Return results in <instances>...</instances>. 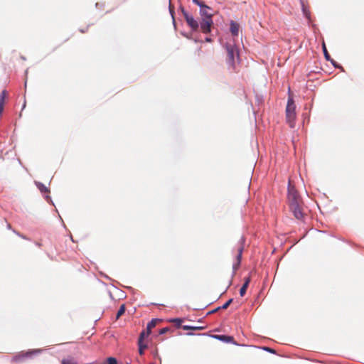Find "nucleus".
I'll return each mask as SVG.
<instances>
[{"instance_id":"nucleus-18","label":"nucleus","mask_w":364,"mask_h":364,"mask_svg":"<svg viewBox=\"0 0 364 364\" xmlns=\"http://www.w3.org/2000/svg\"><path fill=\"white\" fill-rule=\"evenodd\" d=\"M193 1L197 4L198 6H199L200 7H205V8H208V6L206 5H205L204 4V1L203 0H193Z\"/></svg>"},{"instance_id":"nucleus-7","label":"nucleus","mask_w":364,"mask_h":364,"mask_svg":"<svg viewBox=\"0 0 364 364\" xmlns=\"http://www.w3.org/2000/svg\"><path fill=\"white\" fill-rule=\"evenodd\" d=\"M239 29H240V25L237 23L232 21L230 22V32L232 34V36H237L238 33H239Z\"/></svg>"},{"instance_id":"nucleus-23","label":"nucleus","mask_w":364,"mask_h":364,"mask_svg":"<svg viewBox=\"0 0 364 364\" xmlns=\"http://www.w3.org/2000/svg\"><path fill=\"white\" fill-rule=\"evenodd\" d=\"M183 329L184 330H196V329H202L200 327H193L190 326H183Z\"/></svg>"},{"instance_id":"nucleus-24","label":"nucleus","mask_w":364,"mask_h":364,"mask_svg":"<svg viewBox=\"0 0 364 364\" xmlns=\"http://www.w3.org/2000/svg\"><path fill=\"white\" fill-rule=\"evenodd\" d=\"M182 14L183 17L185 18L186 21H187L188 17H191L192 15L189 14L188 11H185L184 9L182 10Z\"/></svg>"},{"instance_id":"nucleus-20","label":"nucleus","mask_w":364,"mask_h":364,"mask_svg":"<svg viewBox=\"0 0 364 364\" xmlns=\"http://www.w3.org/2000/svg\"><path fill=\"white\" fill-rule=\"evenodd\" d=\"M62 364H76V362L73 359H63Z\"/></svg>"},{"instance_id":"nucleus-17","label":"nucleus","mask_w":364,"mask_h":364,"mask_svg":"<svg viewBox=\"0 0 364 364\" xmlns=\"http://www.w3.org/2000/svg\"><path fill=\"white\" fill-rule=\"evenodd\" d=\"M105 364H117V360L113 357H109L107 359Z\"/></svg>"},{"instance_id":"nucleus-25","label":"nucleus","mask_w":364,"mask_h":364,"mask_svg":"<svg viewBox=\"0 0 364 364\" xmlns=\"http://www.w3.org/2000/svg\"><path fill=\"white\" fill-rule=\"evenodd\" d=\"M168 331H169V328H168V327L163 328L159 331V333L164 334V333H166V332H168Z\"/></svg>"},{"instance_id":"nucleus-5","label":"nucleus","mask_w":364,"mask_h":364,"mask_svg":"<svg viewBox=\"0 0 364 364\" xmlns=\"http://www.w3.org/2000/svg\"><path fill=\"white\" fill-rule=\"evenodd\" d=\"M244 250V240L241 238V240L239 241L238 246L237 247L236 252V262L232 264V269L233 272L235 273V272L238 269L241 259H242V255Z\"/></svg>"},{"instance_id":"nucleus-12","label":"nucleus","mask_w":364,"mask_h":364,"mask_svg":"<svg viewBox=\"0 0 364 364\" xmlns=\"http://www.w3.org/2000/svg\"><path fill=\"white\" fill-rule=\"evenodd\" d=\"M125 305L124 304H122L117 313V316H116V318L118 319L120 318L121 316H122L124 312H125Z\"/></svg>"},{"instance_id":"nucleus-19","label":"nucleus","mask_w":364,"mask_h":364,"mask_svg":"<svg viewBox=\"0 0 364 364\" xmlns=\"http://www.w3.org/2000/svg\"><path fill=\"white\" fill-rule=\"evenodd\" d=\"M148 336H146V331H142L140 335H139V341H138V343H141V342H144V339L145 337H147Z\"/></svg>"},{"instance_id":"nucleus-9","label":"nucleus","mask_w":364,"mask_h":364,"mask_svg":"<svg viewBox=\"0 0 364 364\" xmlns=\"http://www.w3.org/2000/svg\"><path fill=\"white\" fill-rule=\"evenodd\" d=\"M6 95H7V92L5 90H3L0 95V114H1V112L3 111L4 105L5 103V98L6 97Z\"/></svg>"},{"instance_id":"nucleus-22","label":"nucleus","mask_w":364,"mask_h":364,"mask_svg":"<svg viewBox=\"0 0 364 364\" xmlns=\"http://www.w3.org/2000/svg\"><path fill=\"white\" fill-rule=\"evenodd\" d=\"M171 322L175 323L177 326H180L182 323V319L181 318H174L171 320Z\"/></svg>"},{"instance_id":"nucleus-27","label":"nucleus","mask_w":364,"mask_h":364,"mask_svg":"<svg viewBox=\"0 0 364 364\" xmlns=\"http://www.w3.org/2000/svg\"><path fill=\"white\" fill-rule=\"evenodd\" d=\"M264 350H266L267 351L271 352V353H274V350H273L270 348H268V347L264 348Z\"/></svg>"},{"instance_id":"nucleus-6","label":"nucleus","mask_w":364,"mask_h":364,"mask_svg":"<svg viewBox=\"0 0 364 364\" xmlns=\"http://www.w3.org/2000/svg\"><path fill=\"white\" fill-rule=\"evenodd\" d=\"M186 22L193 31H196L198 29L199 24L198 21L195 20L193 16H191V17H188Z\"/></svg>"},{"instance_id":"nucleus-3","label":"nucleus","mask_w":364,"mask_h":364,"mask_svg":"<svg viewBox=\"0 0 364 364\" xmlns=\"http://www.w3.org/2000/svg\"><path fill=\"white\" fill-rule=\"evenodd\" d=\"M225 48L227 50L228 56H227V63L230 67L232 68H235V57L238 58V50L236 46L234 44L226 43Z\"/></svg>"},{"instance_id":"nucleus-28","label":"nucleus","mask_w":364,"mask_h":364,"mask_svg":"<svg viewBox=\"0 0 364 364\" xmlns=\"http://www.w3.org/2000/svg\"><path fill=\"white\" fill-rule=\"evenodd\" d=\"M205 41H207V42H211V38H205Z\"/></svg>"},{"instance_id":"nucleus-10","label":"nucleus","mask_w":364,"mask_h":364,"mask_svg":"<svg viewBox=\"0 0 364 364\" xmlns=\"http://www.w3.org/2000/svg\"><path fill=\"white\" fill-rule=\"evenodd\" d=\"M232 302V299H230L228 301H227L222 306L215 309L214 310L210 311L209 314L215 313L218 311H219L220 309H226L230 305V304Z\"/></svg>"},{"instance_id":"nucleus-16","label":"nucleus","mask_w":364,"mask_h":364,"mask_svg":"<svg viewBox=\"0 0 364 364\" xmlns=\"http://www.w3.org/2000/svg\"><path fill=\"white\" fill-rule=\"evenodd\" d=\"M210 7L208 6V8L205 7H200V14L203 16V17L206 16L207 14H210L207 11V10H210Z\"/></svg>"},{"instance_id":"nucleus-11","label":"nucleus","mask_w":364,"mask_h":364,"mask_svg":"<svg viewBox=\"0 0 364 364\" xmlns=\"http://www.w3.org/2000/svg\"><path fill=\"white\" fill-rule=\"evenodd\" d=\"M36 185L41 193H49L50 191H49L48 188L42 183L36 182Z\"/></svg>"},{"instance_id":"nucleus-15","label":"nucleus","mask_w":364,"mask_h":364,"mask_svg":"<svg viewBox=\"0 0 364 364\" xmlns=\"http://www.w3.org/2000/svg\"><path fill=\"white\" fill-rule=\"evenodd\" d=\"M247 287L248 286L247 285V283H244L243 285L242 286V287L240 288V294L241 296H243L245 294Z\"/></svg>"},{"instance_id":"nucleus-1","label":"nucleus","mask_w":364,"mask_h":364,"mask_svg":"<svg viewBox=\"0 0 364 364\" xmlns=\"http://www.w3.org/2000/svg\"><path fill=\"white\" fill-rule=\"evenodd\" d=\"M287 203L290 211L293 213L294 216L297 219L301 220L304 218V203L301 197L295 189L294 186L289 182L288 193H287Z\"/></svg>"},{"instance_id":"nucleus-30","label":"nucleus","mask_w":364,"mask_h":364,"mask_svg":"<svg viewBox=\"0 0 364 364\" xmlns=\"http://www.w3.org/2000/svg\"><path fill=\"white\" fill-rule=\"evenodd\" d=\"M332 63H333V66L337 67V65H336V63L332 61Z\"/></svg>"},{"instance_id":"nucleus-8","label":"nucleus","mask_w":364,"mask_h":364,"mask_svg":"<svg viewBox=\"0 0 364 364\" xmlns=\"http://www.w3.org/2000/svg\"><path fill=\"white\" fill-rule=\"evenodd\" d=\"M161 320L159 318L152 319L146 326V336H149L151 333V329L154 328L157 323L160 322Z\"/></svg>"},{"instance_id":"nucleus-13","label":"nucleus","mask_w":364,"mask_h":364,"mask_svg":"<svg viewBox=\"0 0 364 364\" xmlns=\"http://www.w3.org/2000/svg\"><path fill=\"white\" fill-rule=\"evenodd\" d=\"M217 338L225 342H231L233 340V338L232 336L225 335L217 336Z\"/></svg>"},{"instance_id":"nucleus-2","label":"nucleus","mask_w":364,"mask_h":364,"mask_svg":"<svg viewBox=\"0 0 364 364\" xmlns=\"http://www.w3.org/2000/svg\"><path fill=\"white\" fill-rule=\"evenodd\" d=\"M296 105L293 98L289 96L286 107V119L287 122L289 124L290 127H294V121L296 119Z\"/></svg>"},{"instance_id":"nucleus-4","label":"nucleus","mask_w":364,"mask_h":364,"mask_svg":"<svg viewBox=\"0 0 364 364\" xmlns=\"http://www.w3.org/2000/svg\"><path fill=\"white\" fill-rule=\"evenodd\" d=\"M213 24L212 14H207L206 16L203 17L202 21L200 22L201 31L204 33H210Z\"/></svg>"},{"instance_id":"nucleus-21","label":"nucleus","mask_w":364,"mask_h":364,"mask_svg":"<svg viewBox=\"0 0 364 364\" xmlns=\"http://www.w3.org/2000/svg\"><path fill=\"white\" fill-rule=\"evenodd\" d=\"M323 53H324L325 58L327 60H329L331 57H330V55L328 54V53L327 51V49H326V48L325 46V44L323 45Z\"/></svg>"},{"instance_id":"nucleus-14","label":"nucleus","mask_w":364,"mask_h":364,"mask_svg":"<svg viewBox=\"0 0 364 364\" xmlns=\"http://www.w3.org/2000/svg\"><path fill=\"white\" fill-rule=\"evenodd\" d=\"M139 345V353L140 355L144 354V350L147 348V345L144 343V342L138 343Z\"/></svg>"},{"instance_id":"nucleus-29","label":"nucleus","mask_w":364,"mask_h":364,"mask_svg":"<svg viewBox=\"0 0 364 364\" xmlns=\"http://www.w3.org/2000/svg\"><path fill=\"white\" fill-rule=\"evenodd\" d=\"M87 30V28H86V30H85V29H81V30H80V32H81V33H85Z\"/></svg>"},{"instance_id":"nucleus-26","label":"nucleus","mask_w":364,"mask_h":364,"mask_svg":"<svg viewBox=\"0 0 364 364\" xmlns=\"http://www.w3.org/2000/svg\"><path fill=\"white\" fill-rule=\"evenodd\" d=\"M250 282V277H247L245 279V282L244 283H247V285L248 286Z\"/></svg>"}]
</instances>
